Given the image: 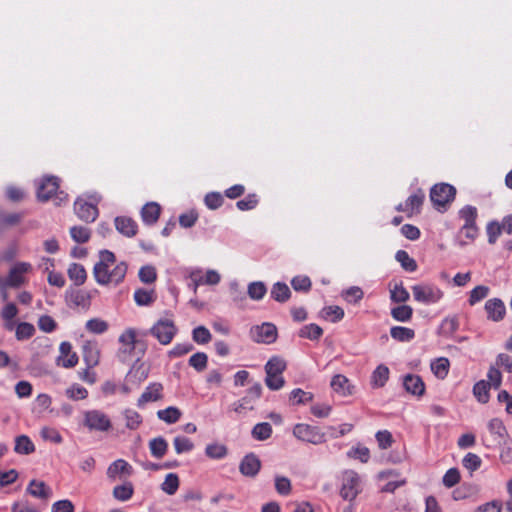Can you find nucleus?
I'll use <instances>...</instances> for the list:
<instances>
[{
  "label": "nucleus",
  "mask_w": 512,
  "mask_h": 512,
  "mask_svg": "<svg viewBox=\"0 0 512 512\" xmlns=\"http://www.w3.org/2000/svg\"><path fill=\"white\" fill-rule=\"evenodd\" d=\"M392 317L401 322L409 321L412 317L413 310L408 305L398 306L392 309L391 311Z\"/></svg>",
  "instance_id": "obj_44"
},
{
  "label": "nucleus",
  "mask_w": 512,
  "mask_h": 512,
  "mask_svg": "<svg viewBox=\"0 0 512 512\" xmlns=\"http://www.w3.org/2000/svg\"><path fill=\"white\" fill-rule=\"evenodd\" d=\"M190 279L196 292L199 285H216L220 282L221 276L216 270H207L203 275L200 270H194L190 273Z\"/></svg>",
  "instance_id": "obj_11"
},
{
  "label": "nucleus",
  "mask_w": 512,
  "mask_h": 512,
  "mask_svg": "<svg viewBox=\"0 0 512 512\" xmlns=\"http://www.w3.org/2000/svg\"><path fill=\"white\" fill-rule=\"evenodd\" d=\"M178 328L170 318L159 319L150 329V333L162 345H168L177 334Z\"/></svg>",
  "instance_id": "obj_4"
},
{
  "label": "nucleus",
  "mask_w": 512,
  "mask_h": 512,
  "mask_svg": "<svg viewBox=\"0 0 512 512\" xmlns=\"http://www.w3.org/2000/svg\"><path fill=\"white\" fill-rule=\"evenodd\" d=\"M86 328L92 333L101 334L108 329V324L104 320L94 318L87 321Z\"/></svg>",
  "instance_id": "obj_52"
},
{
  "label": "nucleus",
  "mask_w": 512,
  "mask_h": 512,
  "mask_svg": "<svg viewBox=\"0 0 512 512\" xmlns=\"http://www.w3.org/2000/svg\"><path fill=\"white\" fill-rule=\"evenodd\" d=\"M127 272L124 262H117L115 255L108 250L99 253V261L95 264L93 274L100 285H118Z\"/></svg>",
  "instance_id": "obj_1"
},
{
  "label": "nucleus",
  "mask_w": 512,
  "mask_h": 512,
  "mask_svg": "<svg viewBox=\"0 0 512 512\" xmlns=\"http://www.w3.org/2000/svg\"><path fill=\"white\" fill-rule=\"evenodd\" d=\"M83 425L89 430L105 431L110 427L108 418H84Z\"/></svg>",
  "instance_id": "obj_36"
},
{
  "label": "nucleus",
  "mask_w": 512,
  "mask_h": 512,
  "mask_svg": "<svg viewBox=\"0 0 512 512\" xmlns=\"http://www.w3.org/2000/svg\"><path fill=\"white\" fill-rule=\"evenodd\" d=\"M83 358L89 368L98 365L100 360V351L95 343L87 342L83 346Z\"/></svg>",
  "instance_id": "obj_21"
},
{
  "label": "nucleus",
  "mask_w": 512,
  "mask_h": 512,
  "mask_svg": "<svg viewBox=\"0 0 512 512\" xmlns=\"http://www.w3.org/2000/svg\"><path fill=\"white\" fill-rule=\"evenodd\" d=\"M286 366L285 360L279 356L268 360L265 365V384L270 390L277 391L284 387L285 379L282 374Z\"/></svg>",
  "instance_id": "obj_2"
},
{
  "label": "nucleus",
  "mask_w": 512,
  "mask_h": 512,
  "mask_svg": "<svg viewBox=\"0 0 512 512\" xmlns=\"http://www.w3.org/2000/svg\"><path fill=\"white\" fill-rule=\"evenodd\" d=\"M132 494L133 487L131 484L119 485L113 489V496L120 501L129 500L132 497Z\"/></svg>",
  "instance_id": "obj_49"
},
{
  "label": "nucleus",
  "mask_w": 512,
  "mask_h": 512,
  "mask_svg": "<svg viewBox=\"0 0 512 512\" xmlns=\"http://www.w3.org/2000/svg\"><path fill=\"white\" fill-rule=\"evenodd\" d=\"M179 488V478L175 473H169L166 475L164 482L161 485V489L168 495H174Z\"/></svg>",
  "instance_id": "obj_34"
},
{
  "label": "nucleus",
  "mask_w": 512,
  "mask_h": 512,
  "mask_svg": "<svg viewBox=\"0 0 512 512\" xmlns=\"http://www.w3.org/2000/svg\"><path fill=\"white\" fill-rule=\"evenodd\" d=\"M14 451L18 454L28 455L35 451V446L29 437L20 435L15 439Z\"/></svg>",
  "instance_id": "obj_25"
},
{
  "label": "nucleus",
  "mask_w": 512,
  "mask_h": 512,
  "mask_svg": "<svg viewBox=\"0 0 512 512\" xmlns=\"http://www.w3.org/2000/svg\"><path fill=\"white\" fill-rule=\"evenodd\" d=\"M481 463L480 457L474 453H468L462 460L463 466L472 472L476 471L481 466Z\"/></svg>",
  "instance_id": "obj_55"
},
{
  "label": "nucleus",
  "mask_w": 512,
  "mask_h": 512,
  "mask_svg": "<svg viewBox=\"0 0 512 512\" xmlns=\"http://www.w3.org/2000/svg\"><path fill=\"white\" fill-rule=\"evenodd\" d=\"M322 317L335 323L344 317V310L340 306H328L322 310Z\"/></svg>",
  "instance_id": "obj_39"
},
{
  "label": "nucleus",
  "mask_w": 512,
  "mask_h": 512,
  "mask_svg": "<svg viewBox=\"0 0 512 512\" xmlns=\"http://www.w3.org/2000/svg\"><path fill=\"white\" fill-rule=\"evenodd\" d=\"M323 334V330L316 324H309L303 326L299 331V336L310 340H317Z\"/></svg>",
  "instance_id": "obj_35"
},
{
  "label": "nucleus",
  "mask_w": 512,
  "mask_h": 512,
  "mask_svg": "<svg viewBox=\"0 0 512 512\" xmlns=\"http://www.w3.org/2000/svg\"><path fill=\"white\" fill-rule=\"evenodd\" d=\"M160 215V206L157 203L151 202L142 208V218L148 224L155 223Z\"/></svg>",
  "instance_id": "obj_28"
},
{
  "label": "nucleus",
  "mask_w": 512,
  "mask_h": 512,
  "mask_svg": "<svg viewBox=\"0 0 512 512\" xmlns=\"http://www.w3.org/2000/svg\"><path fill=\"white\" fill-rule=\"evenodd\" d=\"M173 444L177 454L189 452L193 449V443L185 437H175Z\"/></svg>",
  "instance_id": "obj_54"
},
{
  "label": "nucleus",
  "mask_w": 512,
  "mask_h": 512,
  "mask_svg": "<svg viewBox=\"0 0 512 512\" xmlns=\"http://www.w3.org/2000/svg\"><path fill=\"white\" fill-rule=\"evenodd\" d=\"M260 467L259 458L254 454H248L242 459L239 470L244 476L253 477L259 472Z\"/></svg>",
  "instance_id": "obj_16"
},
{
  "label": "nucleus",
  "mask_w": 512,
  "mask_h": 512,
  "mask_svg": "<svg viewBox=\"0 0 512 512\" xmlns=\"http://www.w3.org/2000/svg\"><path fill=\"white\" fill-rule=\"evenodd\" d=\"M58 188L59 184L56 178L46 177L38 186L37 197L41 201H47L57 192Z\"/></svg>",
  "instance_id": "obj_14"
},
{
  "label": "nucleus",
  "mask_w": 512,
  "mask_h": 512,
  "mask_svg": "<svg viewBox=\"0 0 512 512\" xmlns=\"http://www.w3.org/2000/svg\"><path fill=\"white\" fill-rule=\"evenodd\" d=\"M391 299L394 302L403 303L409 299V293L403 285H395L394 288L391 289Z\"/></svg>",
  "instance_id": "obj_60"
},
{
  "label": "nucleus",
  "mask_w": 512,
  "mask_h": 512,
  "mask_svg": "<svg viewBox=\"0 0 512 512\" xmlns=\"http://www.w3.org/2000/svg\"><path fill=\"white\" fill-rule=\"evenodd\" d=\"M18 309L14 303H7L2 311L1 316L6 321V328L12 330L14 327V323L12 322L13 318L17 315Z\"/></svg>",
  "instance_id": "obj_41"
},
{
  "label": "nucleus",
  "mask_w": 512,
  "mask_h": 512,
  "mask_svg": "<svg viewBox=\"0 0 512 512\" xmlns=\"http://www.w3.org/2000/svg\"><path fill=\"white\" fill-rule=\"evenodd\" d=\"M361 492V477L354 470H345L341 477L340 496L353 502Z\"/></svg>",
  "instance_id": "obj_3"
},
{
  "label": "nucleus",
  "mask_w": 512,
  "mask_h": 512,
  "mask_svg": "<svg viewBox=\"0 0 512 512\" xmlns=\"http://www.w3.org/2000/svg\"><path fill=\"white\" fill-rule=\"evenodd\" d=\"M162 385L159 383L151 384L146 388L138 399V406H144L146 403L157 401L161 398Z\"/></svg>",
  "instance_id": "obj_22"
},
{
  "label": "nucleus",
  "mask_w": 512,
  "mask_h": 512,
  "mask_svg": "<svg viewBox=\"0 0 512 512\" xmlns=\"http://www.w3.org/2000/svg\"><path fill=\"white\" fill-rule=\"evenodd\" d=\"M488 318L492 321H500L504 318L506 309L504 303L497 298L490 299L485 304Z\"/></svg>",
  "instance_id": "obj_20"
},
{
  "label": "nucleus",
  "mask_w": 512,
  "mask_h": 512,
  "mask_svg": "<svg viewBox=\"0 0 512 512\" xmlns=\"http://www.w3.org/2000/svg\"><path fill=\"white\" fill-rule=\"evenodd\" d=\"M488 291H489L488 287L483 286V285H479V286L475 287L470 293V297H469L470 305H474L477 302H479L480 300L484 299L488 295Z\"/></svg>",
  "instance_id": "obj_63"
},
{
  "label": "nucleus",
  "mask_w": 512,
  "mask_h": 512,
  "mask_svg": "<svg viewBox=\"0 0 512 512\" xmlns=\"http://www.w3.org/2000/svg\"><path fill=\"white\" fill-rule=\"evenodd\" d=\"M456 190L452 185L446 183L436 184L432 187L430 198L437 207H445L453 201Z\"/></svg>",
  "instance_id": "obj_6"
},
{
  "label": "nucleus",
  "mask_w": 512,
  "mask_h": 512,
  "mask_svg": "<svg viewBox=\"0 0 512 512\" xmlns=\"http://www.w3.org/2000/svg\"><path fill=\"white\" fill-rule=\"evenodd\" d=\"M74 207L79 218L84 221L92 222L97 218L98 210L93 204H89L82 199H78L75 202Z\"/></svg>",
  "instance_id": "obj_15"
},
{
  "label": "nucleus",
  "mask_w": 512,
  "mask_h": 512,
  "mask_svg": "<svg viewBox=\"0 0 512 512\" xmlns=\"http://www.w3.org/2000/svg\"><path fill=\"white\" fill-rule=\"evenodd\" d=\"M31 269L30 264L28 263H18L16 264L9 273L6 281L3 282L4 287H18L24 283V274L27 273Z\"/></svg>",
  "instance_id": "obj_12"
},
{
  "label": "nucleus",
  "mask_w": 512,
  "mask_h": 512,
  "mask_svg": "<svg viewBox=\"0 0 512 512\" xmlns=\"http://www.w3.org/2000/svg\"><path fill=\"white\" fill-rule=\"evenodd\" d=\"M347 456L352 459H357L362 463H367L370 459V451L365 446L357 445L347 452Z\"/></svg>",
  "instance_id": "obj_38"
},
{
  "label": "nucleus",
  "mask_w": 512,
  "mask_h": 512,
  "mask_svg": "<svg viewBox=\"0 0 512 512\" xmlns=\"http://www.w3.org/2000/svg\"><path fill=\"white\" fill-rule=\"evenodd\" d=\"M74 511H75L74 504L68 499L56 501L51 506V512H74Z\"/></svg>",
  "instance_id": "obj_64"
},
{
  "label": "nucleus",
  "mask_w": 512,
  "mask_h": 512,
  "mask_svg": "<svg viewBox=\"0 0 512 512\" xmlns=\"http://www.w3.org/2000/svg\"><path fill=\"white\" fill-rule=\"evenodd\" d=\"M266 293V287L262 282H253L248 287V294L254 300L261 299Z\"/></svg>",
  "instance_id": "obj_61"
},
{
  "label": "nucleus",
  "mask_w": 512,
  "mask_h": 512,
  "mask_svg": "<svg viewBox=\"0 0 512 512\" xmlns=\"http://www.w3.org/2000/svg\"><path fill=\"white\" fill-rule=\"evenodd\" d=\"M116 229L125 236L132 237L137 232L136 223L128 217H117L115 219Z\"/></svg>",
  "instance_id": "obj_23"
},
{
  "label": "nucleus",
  "mask_w": 512,
  "mask_h": 512,
  "mask_svg": "<svg viewBox=\"0 0 512 512\" xmlns=\"http://www.w3.org/2000/svg\"><path fill=\"white\" fill-rule=\"evenodd\" d=\"M390 334L393 339L401 342L410 341L415 335L414 330L401 326L392 327Z\"/></svg>",
  "instance_id": "obj_32"
},
{
  "label": "nucleus",
  "mask_w": 512,
  "mask_h": 512,
  "mask_svg": "<svg viewBox=\"0 0 512 512\" xmlns=\"http://www.w3.org/2000/svg\"><path fill=\"white\" fill-rule=\"evenodd\" d=\"M330 386L332 390L342 397L351 396L355 393V385L342 374H336L332 377Z\"/></svg>",
  "instance_id": "obj_10"
},
{
  "label": "nucleus",
  "mask_w": 512,
  "mask_h": 512,
  "mask_svg": "<svg viewBox=\"0 0 512 512\" xmlns=\"http://www.w3.org/2000/svg\"><path fill=\"white\" fill-rule=\"evenodd\" d=\"M193 340L199 344H206L211 340V333L206 327L198 326L193 330Z\"/></svg>",
  "instance_id": "obj_53"
},
{
  "label": "nucleus",
  "mask_w": 512,
  "mask_h": 512,
  "mask_svg": "<svg viewBox=\"0 0 512 512\" xmlns=\"http://www.w3.org/2000/svg\"><path fill=\"white\" fill-rule=\"evenodd\" d=\"M293 433L299 440L313 444H319L324 440V434L317 427L308 424H297Z\"/></svg>",
  "instance_id": "obj_7"
},
{
  "label": "nucleus",
  "mask_w": 512,
  "mask_h": 512,
  "mask_svg": "<svg viewBox=\"0 0 512 512\" xmlns=\"http://www.w3.org/2000/svg\"><path fill=\"white\" fill-rule=\"evenodd\" d=\"M134 299L138 305H149L155 300L154 290L139 289L134 293Z\"/></svg>",
  "instance_id": "obj_47"
},
{
  "label": "nucleus",
  "mask_w": 512,
  "mask_h": 512,
  "mask_svg": "<svg viewBox=\"0 0 512 512\" xmlns=\"http://www.w3.org/2000/svg\"><path fill=\"white\" fill-rule=\"evenodd\" d=\"M460 481V473L458 469L456 468H450L447 470V472L444 474L442 482L443 485L447 488H451L458 484Z\"/></svg>",
  "instance_id": "obj_51"
},
{
  "label": "nucleus",
  "mask_w": 512,
  "mask_h": 512,
  "mask_svg": "<svg viewBox=\"0 0 512 512\" xmlns=\"http://www.w3.org/2000/svg\"><path fill=\"white\" fill-rule=\"evenodd\" d=\"M460 235L464 236L468 241L460 240L459 244L461 246L467 245L469 242L473 241L478 235V228L476 224H463Z\"/></svg>",
  "instance_id": "obj_45"
},
{
  "label": "nucleus",
  "mask_w": 512,
  "mask_h": 512,
  "mask_svg": "<svg viewBox=\"0 0 512 512\" xmlns=\"http://www.w3.org/2000/svg\"><path fill=\"white\" fill-rule=\"evenodd\" d=\"M490 387V384L485 380H480L474 385L473 394L480 403L488 402Z\"/></svg>",
  "instance_id": "obj_29"
},
{
  "label": "nucleus",
  "mask_w": 512,
  "mask_h": 512,
  "mask_svg": "<svg viewBox=\"0 0 512 512\" xmlns=\"http://www.w3.org/2000/svg\"><path fill=\"white\" fill-rule=\"evenodd\" d=\"M487 378V382L490 384L491 387H494L495 389L500 387L502 382V375L499 368L496 365L491 366L489 368Z\"/></svg>",
  "instance_id": "obj_59"
},
{
  "label": "nucleus",
  "mask_w": 512,
  "mask_h": 512,
  "mask_svg": "<svg viewBox=\"0 0 512 512\" xmlns=\"http://www.w3.org/2000/svg\"><path fill=\"white\" fill-rule=\"evenodd\" d=\"M275 489L281 495H288L291 491L290 480L284 476H277L275 478Z\"/></svg>",
  "instance_id": "obj_62"
},
{
  "label": "nucleus",
  "mask_w": 512,
  "mask_h": 512,
  "mask_svg": "<svg viewBox=\"0 0 512 512\" xmlns=\"http://www.w3.org/2000/svg\"><path fill=\"white\" fill-rule=\"evenodd\" d=\"M251 337L258 343H273L277 338V328L272 323H263L251 329Z\"/></svg>",
  "instance_id": "obj_8"
},
{
  "label": "nucleus",
  "mask_w": 512,
  "mask_h": 512,
  "mask_svg": "<svg viewBox=\"0 0 512 512\" xmlns=\"http://www.w3.org/2000/svg\"><path fill=\"white\" fill-rule=\"evenodd\" d=\"M376 440L380 449H388L393 443L392 434L388 430L378 431Z\"/></svg>",
  "instance_id": "obj_57"
},
{
  "label": "nucleus",
  "mask_w": 512,
  "mask_h": 512,
  "mask_svg": "<svg viewBox=\"0 0 512 512\" xmlns=\"http://www.w3.org/2000/svg\"><path fill=\"white\" fill-rule=\"evenodd\" d=\"M395 258L405 270L413 272L417 269L416 261L406 251H397Z\"/></svg>",
  "instance_id": "obj_42"
},
{
  "label": "nucleus",
  "mask_w": 512,
  "mask_h": 512,
  "mask_svg": "<svg viewBox=\"0 0 512 512\" xmlns=\"http://www.w3.org/2000/svg\"><path fill=\"white\" fill-rule=\"evenodd\" d=\"M27 492L34 498L44 501H47L52 496V489L43 481L38 480H32L29 483Z\"/></svg>",
  "instance_id": "obj_17"
},
{
  "label": "nucleus",
  "mask_w": 512,
  "mask_h": 512,
  "mask_svg": "<svg viewBox=\"0 0 512 512\" xmlns=\"http://www.w3.org/2000/svg\"><path fill=\"white\" fill-rule=\"evenodd\" d=\"M272 428L269 423L263 422L255 425L252 430V435L255 439L263 441L271 436Z\"/></svg>",
  "instance_id": "obj_46"
},
{
  "label": "nucleus",
  "mask_w": 512,
  "mask_h": 512,
  "mask_svg": "<svg viewBox=\"0 0 512 512\" xmlns=\"http://www.w3.org/2000/svg\"><path fill=\"white\" fill-rule=\"evenodd\" d=\"M206 455L213 459H221L227 454V449L222 444H210L206 447Z\"/></svg>",
  "instance_id": "obj_50"
},
{
  "label": "nucleus",
  "mask_w": 512,
  "mask_h": 512,
  "mask_svg": "<svg viewBox=\"0 0 512 512\" xmlns=\"http://www.w3.org/2000/svg\"><path fill=\"white\" fill-rule=\"evenodd\" d=\"M488 428L491 431L492 434L495 436V440L498 443H502L505 441L506 438V429L502 425V422L499 418H493L489 424Z\"/></svg>",
  "instance_id": "obj_31"
},
{
  "label": "nucleus",
  "mask_w": 512,
  "mask_h": 512,
  "mask_svg": "<svg viewBox=\"0 0 512 512\" xmlns=\"http://www.w3.org/2000/svg\"><path fill=\"white\" fill-rule=\"evenodd\" d=\"M208 357L205 353H195L189 359V364L198 371H202L207 366Z\"/></svg>",
  "instance_id": "obj_56"
},
{
  "label": "nucleus",
  "mask_w": 512,
  "mask_h": 512,
  "mask_svg": "<svg viewBox=\"0 0 512 512\" xmlns=\"http://www.w3.org/2000/svg\"><path fill=\"white\" fill-rule=\"evenodd\" d=\"M503 232L502 226L499 222H491L487 225L488 242L494 244L498 237Z\"/></svg>",
  "instance_id": "obj_58"
},
{
  "label": "nucleus",
  "mask_w": 512,
  "mask_h": 512,
  "mask_svg": "<svg viewBox=\"0 0 512 512\" xmlns=\"http://www.w3.org/2000/svg\"><path fill=\"white\" fill-rule=\"evenodd\" d=\"M133 473L132 466L124 459H117L112 462L106 471V475L110 481L123 480Z\"/></svg>",
  "instance_id": "obj_9"
},
{
  "label": "nucleus",
  "mask_w": 512,
  "mask_h": 512,
  "mask_svg": "<svg viewBox=\"0 0 512 512\" xmlns=\"http://www.w3.org/2000/svg\"><path fill=\"white\" fill-rule=\"evenodd\" d=\"M450 362L445 357H440L431 363V370L439 379H444L449 372Z\"/></svg>",
  "instance_id": "obj_27"
},
{
  "label": "nucleus",
  "mask_w": 512,
  "mask_h": 512,
  "mask_svg": "<svg viewBox=\"0 0 512 512\" xmlns=\"http://www.w3.org/2000/svg\"><path fill=\"white\" fill-rule=\"evenodd\" d=\"M290 289L289 287L284 283H276L274 284L272 290H271V296L273 299H275L278 302H284L289 299L290 297Z\"/></svg>",
  "instance_id": "obj_37"
},
{
  "label": "nucleus",
  "mask_w": 512,
  "mask_h": 512,
  "mask_svg": "<svg viewBox=\"0 0 512 512\" xmlns=\"http://www.w3.org/2000/svg\"><path fill=\"white\" fill-rule=\"evenodd\" d=\"M312 398H313L312 393H310L308 391H304L302 389H294L290 393L289 401L293 405L307 404V403L311 402Z\"/></svg>",
  "instance_id": "obj_40"
},
{
  "label": "nucleus",
  "mask_w": 512,
  "mask_h": 512,
  "mask_svg": "<svg viewBox=\"0 0 512 512\" xmlns=\"http://www.w3.org/2000/svg\"><path fill=\"white\" fill-rule=\"evenodd\" d=\"M68 276L75 285H82L87 278L86 270L78 263H73L68 268Z\"/></svg>",
  "instance_id": "obj_26"
},
{
  "label": "nucleus",
  "mask_w": 512,
  "mask_h": 512,
  "mask_svg": "<svg viewBox=\"0 0 512 512\" xmlns=\"http://www.w3.org/2000/svg\"><path fill=\"white\" fill-rule=\"evenodd\" d=\"M405 390L415 396H421L425 391V385L420 376L408 374L403 378Z\"/></svg>",
  "instance_id": "obj_19"
},
{
  "label": "nucleus",
  "mask_w": 512,
  "mask_h": 512,
  "mask_svg": "<svg viewBox=\"0 0 512 512\" xmlns=\"http://www.w3.org/2000/svg\"><path fill=\"white\" fill-rule=\"evenodd\" d=\"M412 293L416 301L425 304L437 303L444 295L440 288L433 285H414Z\"/></svg>",
  "instance_id": "obj_5"
},
{
  "label": "nucleus",
  "mask_w": 512,
  "mask_h": 512,
  "mask_svg": "<svg viewBox=\"0 0 512 512\" xmlns=\"http://www.w3.org/2000/svg\"><path fill=\"white\" fill-rule=\"evenodd\" d=\"M389 379V369L385 365H379L372 373L371 384L375 388L383 387Z\"/></svg>",
  "instance_id": "obj_24"
},
{
  "label": "nucleus",
  "mask_w": 512,
  "mask_h": 512,
  "mask_svg": "<svg viewBox=\"0 0 512 512\" xmlns=\"http://www.w3.org/2000/svg\"><path fill=\"white\" fill-rule=\"evenodd\" d=\"M167 442L162 437L154 438L149 442L151 454L156 458H162L167 451Z\"/></svg>",
  "instance_id": "obj_33"
},
{
  "label": "nucleus",
  "mask_w": 512,
  "mask_h": 512,
  "mask_svg": "<svg viewBox=\"0 0 512 512\" xmlns=\"http://www.w3.org/2000/svg\"><path fill=\"white\" fill-rule=\"evenodd\" d=\"M424 200L423 193H416L411 195L405 204H399L397 206V210L401 212H406L409 217L417 214L420 210V207Z\"/></svg>",
  "instance_id": "obj_18"
},
{
  "label": "nucleus",
  "mask_w": 512,
  "mask_h": 512,
  "mask_svg": "<svg viewBox=\"0 0 512 512\" xmlns=\"http://www.w3.org/2000/svg\"><path fill=\"white\" fill-rule=\"evenodd\" d=\"M59 356L57 357V365L64 368H72L78 363V356L72 352V346L69 342H62L59 347Z\"/></svg>",
  "instance_id": "obj_13"
},
{
  "label": "nucleus",
  "mask_w": 512,
  "mask_h": 512,
  "mask_svg": "<svg viewBox=\"0 0 512 512\" xmlns=\"http://www.w3.org/2000/svg\"><path fill=\"white\" fill-rule=\"evenodd\" d=\"M478 493V489L472 485H462L453 491V498L455 500H463L472 497Z\"/></svg>",
  "instance_id": "obj_48"
},
{
  "label": "nucleus",
  "mask_w": 512,
  "mask_h": 512,
  "mask_svg": "<svg viewBox=\"0 0 512 512\" xmlns=\"http://www.w3.org/2000/svg\"><path fill=\"white\" fill-rule=\"evenodd\" d=\"M120 343L122 344L123 351L125 353H130L135 348L136 343V333L132 329H128L124 331L119 338Z\"/></svg>",
  "instance_id": "obj_30"
},
{
  "label": "nucleus",
  "mask_w": 512,
  "mask_h": 512,
  "mask_svg": "<svg viewBox=\"0 0 512 512\" xmlns=\"http://www.w3.org/2000/svg\"><path fill=\"white\" fill-rule=\"evenodd\" d=\"M72 239L77 243H85L89 240L91 232L87 227L74 226L70 229Z\"/></svg>",
  "instance_id": "obj_43"
}]
</instances>
